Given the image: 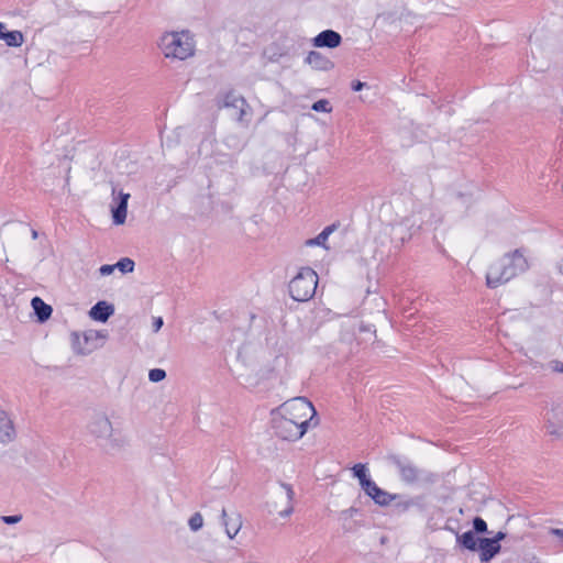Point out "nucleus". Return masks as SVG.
<instances>
[{
  "mask_svg": "<svg viewBox=\"0 0 563 563\" xmlns=\"http://www.w3.org/2000/svg\"><path fill=\"white\" fill-rule=\"evenodd\" d=\"M547 430L550 434L560 435L563 431V413L554 408L545 412Z\"/></svg>",
  "mask_w": 563,
  "mask_h": 563,
  "instance_id": "423d86ee",
  "label": "nucleus"
},
{
  "mask_svg": "<svg viewBox=\"0 0 563 563\" xmlns=\"http://www.w3.org/2000/svg\"><path fill=\"white\" fill-rule=\"evenodd\" d=\"M353 475L358 479L361 487L365 485L371 477L366 464L357 463L352 467Z\"/></svg>",
  "mask_w": 563,
  "mask_h": 563,
  "instance_id": "dca6fc26",
  "label": "nucleus"
},
{
  "mask_svg": "<svg viewBox=\"0 0 563 563\" xmlns=\"http://www.w3.org/2000/svg\"><path fill=\"white\" fill-rule=\"evenodd\" d=\"M203 525L202 516L199 512L194 514L189 519V527L191 530L197 531Z\"/></svg>",
  "mask_w": 563,
  "mask_h": 563,
  "instance_id": "b1692460",
  "label": "nucleus"
},
{
  "mask_svg": "<svg viewBox=\"0 0 563 563\" xmlns=\"http://www.w3.org/2000/svg\"><path fill=\"white\" fill-rule=\"evenodd\" d=\"M14 434V428L11 420L4 416L0 415V442H5L11 440Z\"/></svg>",
  "mask_w": 563,
  "mask_h": 563,
  "instance_id": "ddd939ff",
  "label": "nucleus"
},
{
  "mask_svg": "<svg viewBox=\"0 0 563 563\" xmlns=\"http://www.w3.org/2000/svg\"><path fill=\"white\" fill-rule=\"evenodd\" d=\"M113 310L111 306L104 301H99L91 308L90 316L95 320L104 322L108 320Z\"/></svg>",
  "mask_w": 563,
  "mask_h": 563,
  "instance_id": "9d476101",
  "label": "nucleus"
},
{
  "mask_svg": "<svg viewBox=\"0 0 563 563\" xmlns=\"http://www.w3.org/2000/svg\"><path fill=\"white\" fill-rule=\"evenodd\" d=\"M338 228L336 224L325 227L314 239L308 240L307 245H325L329 235Z\"/></svg>",
  "mask_w": 563,
  "mask_h": 563,
  "instance_id": "2eb2a0df",
  "label": "nucleus"
},
{
  "mask_svg": "<svg viewBox=\"0 0 563 563\" xmlns=\"http://www.w3.org/2000/svg\"><path fill=\"white\" fill-rule=\"evenodd\" d=\"M120 203L117 208L112 209L113 222L115 224H123L126 219L128 211V200L130 198V194H120Z\"/></svg>",
  "mask_w": 563,
  "mask_h": 563,
  "instance_id": "1a4fd4ad",
  "label": "nucleus"
},
{
  "mask_svg": "<svg viewBox=\"0 0 563 563\" xmlns=\"http://www.w3.org/2000/svg\"><path fill=\"white\" fill-rule=\"evenodd\" d=\"M363 84L362 82H357L355 86H354V90H360L362 88Z\"/></svg>",
  "mask_w": 563,
  "mask_h": 563,
  "instance_id": "e433bc0d",
  "label": "nucleus"
},
{
  "mask_svg": "<svg viewBox=\"0 0 563 563\" xmlns=\"http://www.w3.org/2000/svg\"><path fill=\"white\" fill-rule=\"evenodd\" d=\"M396 496L387 493L386 490H383L380 487L376 493V496L374 497V501L380 506H387L389 505Z\"/></svg>",
  "mask_w": 563,
  "mask_h": 563,
  "instance_id": "6ab92c4d",
  "label": "nucleus"
},
{
  "mask_svg": "<svg viewBox=\"0 0 563 563\" xmlns=\"http://www.w3.org/2000/svg\"><path fill=\"white\" fill-rule=\"evenodd\" d=\"M114 265H102L100 267V274L101 275H110L114 271Z\"/></svg>",
  "mask_w": 563,
  "mask_h": 563,
  "instance_id": "cd10ccee",
  "label": "nucleus"
},
{
  "mask_svg": "<svg viewBox=\"0 0 563 563\" xmlns=\"http://www.w3.org/2000/svg\"><path fill=\"white\" fill-rule=\"evenodd\" d=\"M456 542L470 551H475L477 549V540L473 531L456 534Z\"/></svg>",
  "mask_w": 563,
  "mask_h": 563,
  "instance_id": "4468645a",
  "label": "nucleus"
},
{
  "mask_svg": "<svg viewBox=\"0 0 563 563\" xmlns=\"http://www.w3.org/2000/svg\"><path fill=\"white\" fill-rule=\"evenodd\" d=\"M362 489L365 492V494L368 497L374 499L379 487L377 486V484L374 481L371 479L365 485L362 486Z\"/></svg>",
  "mask_w": 563,
  "mask_h": 563,
  "instance_id": "4be33fe9",
  "label": "nucleus"
},
{
  "mask_svg": "<svg viewBox=\"0 0 563 563\" xmlns=\"http://www.w3.org/2000/svg\"><path fill=\"white\" fill-rule=\"evenodd\" d=\"M362 489L365 492V494L368 497L374 499L379 487L377 486V484L374 481L371 479L365 485L362 486Z\"/></svg>",
  "mask_w": 563,
  "mask_h": 563,
  "instance_id": "5701e85b",
  "label": "nucleus"
},
{
  "mask_svg": "<svg viewBox=\"0 0 563 563\" xmlns=\"http://www.w3.org/2000/svg\"><path fill=\"white\" fill-rule=\"evenodd\" d=\"M165 376H166L165 371L161 369V368L151 369L148 373L150 380L154 382V383L163 380L165 378Z\"/></svg>",
  "mask_w": 563,
  "mask_h": 563,
  "instance_id": "393cba45",
  "label": "nucleus"
},
{
  "mask_svg": "<svg viewBox=\"0 0 563 563\" xmlns=\"http://www.w3.org/2000/svg\"><path fill=\"white\" fill-rule=\"evenodd\" d=\"M553 533L563 539V529H555Z\"/></svg>",
  "mask_w": 563,
  "mask_h": 563,
  "instance_id": "2f4dec72",
  "label": "nucleus"
},
{
  "mask_svg": "<svg viewBox=\"0 0 563 563\" xmlns=\"http://www.w3.org/2000/svg\"><path fill=\"white\" fill-rule=\"evenodd\" d=\"M312 110L317 112H331L332 107L327 99H320L312 104Z\"/></svg>",
  "mask_w": 563,
  "mask_h": 563,
  "instance_id": "412c9836",
  "label": "nucleus"
},
{
  "mask_svg": "<svg viewBox=\"0 0 563 563\" xmlns=\"http://www.w3.org/2000/svg\"><path fill=\"white\" fill-rule=\"evenodd\" d=\"M399 474L407 482H415L419 477L418 468L409 462H398Z\"/></svg>",
  "mask_w": 563,
  "mask_h": 563,
  "instance_id": "f8f14e48",
  "label": "nucleus"
},
{
  "mask_svg": "<svg viewBox=\"0 0 563 563\" xmlns=\"http://www.w3.org/2000/svg\"><path fill=\"white\" fill-rule=\"evenodd\" d=\"M223 522L225 527V532L230 539H233L240 531L242 527L241 515L232 514L228 515L225 510L222 511Z\"/></svg>",
  "mask_w": 563,
  "mask_h": 563,
  "instance_id": "6e6552de",
  "label": "nucleus"
},
{
  "mask_svg": "<svg viewBox=\"0 0 563 563\" xmlns=\"http://www.w3.org/2000/svg\"><path fill=\"white\" fill-rule=\"evenodd\" d=\"M319 424L313 404L305 397L291 398L272 411V428L280 441L297 442Z\"/></svg>",
  "mask_w": 563,
  "mask_h": 563,
  "instance_id": "f257e3e1",
  "label": "nucleus"
},
{
  "mask_svg": "<svg viewBox=\"0 0 563 563\" xmlns=\"http://www.w3.org/2000/svg\"><path fill=\"white\" fill-rule=\"evenodd\" d=\"M114 266L122 273H131L134 269V262L131 258L124 257L120 260Z\"/></svg>",
  "mask_w": 563,
  "mask_h": 563,
  "instance_id": "aec40b11",
  "label": "nucleus"
},
{
  "mask_svg": "<svg viewBox=\"0 0 563 563\" xmlns=\"http://www.w3.org/2000/svg\"><path fill=\"white\" fill-rule=\"evenodd\" d=\"M1 38L5 41L7 45L15 47L21 46L24 41L23 34L20 31L4 32Z\"/></svg>",
  "mask_w": 563,
  "mask_h": 563,
  "instance_id": "f3484780",
  "label": "nucleus"
},
{
  "mask_svg": "<svg viewBox=\"0 0 563 563\" xmlns=\"http://www.w3.org/2000/svg\"><path fill=\"white\" fill-rule=\"evenodd\" d=\"M3 30H4V24L0 22V38L4 34Z\"/></svg>",
  "mask_w": 563,
  "mask_h": 563,
  "instance_id": "f704fd0d",
  "label": "nucleus"
},
{
  "mask_svg": "<svg viewBox=\"0 0 563 563\" xmlns=\"http://www.w3.org/2000/svg\"><path fill=\"white\" fill-rule=\"evenodd\" d=\"M21 519H22V516H20V515L2 517V521L8 525L18 523L19 521H21Z\"/></svg>",
  "mask_w": 563,
  "mask_h": 563,
  "instance_id": "bb28decb",
  "label": "nucleus"
},
{
  "mask_svg": "<svg viewBox=\"0 0 563 563\" xmlns=\"http://www.w3.org/2000/svg\"><path fill=\"white\" fill-rule=\"evenodd\" d=\"M291 512H292V507H291V505H288L286 509H284V510H282V511H279V515H280L282 517H287V516H289Z\"/></svg>",
  "mask_w": 563,
  "mask_h": 563,
  "instance_id": "7c9ffc66",
  "label": "nucleus"
},
{
  "mask_svg": "<svg viewBox=\"0 0 563 563\" xmlns=\"http://www.w3.org/2000/svg\"><path fill=\"white\" fill-rule=\"evenodd\" d=\"M246 104L244 98L235 96L234 93L230 92L224 98V107H235L241 110V115L244 113V106Z\"/></svg>",
  "mask_w": 563,
  "mask_h": 563,
  "instance_id": "a211bd4d",
  "label": "nucleus"
},
{
  "mask_svg": "<svg viewBox=\"0 0 563 563\" xmlns=\"http://www.w3.org/2000/svg\"><path fill=\"white\" fill-rule=\"evenodd\" d=\"M478 549L481 561L488 562L500 552L501 547L499 543H496V540L483 538L479 539Z\"/></svg>",
  "mask_w": 563,
  "mask_h": 563,
  "instance_id": "0eeeda50",
  "label": "nucleus"
},
{
  "mask_svg": "<svg viewBox=\"0 0 563 563\" xmlns=\"http://www.w3.org/2000/svg\"><path fill=\"white\" fill-rule=\"evenodd\" d=\"M291 495H292V490L289 488V489L287 490V498H288V501H289V503H290V500H291Z\"/></svg>",
  "mask_w": 563,
  "mask_h": 563,
  "instance_id": "c9c22d12",
  "label": "nucleus"
},
{
  "mask_svg": "<svg viewBox=\"0 0 563 563\" xmlns=\"http://www.w3.org/2000/svg\"><path fill=\"white\" fill-rule=\"evenodd\" d=\"M157 45L167 59L186 60L195 54V40L188 31L165 32Z\"/></svg>",
  "mask_w": 563,
  "mask_h": 563,
  "instance_id": "7ed1b4c3",
  "label": "nucleus"
},
{
  "mask_svg": "<svg viewBox=\"0 0 563 563\" xmlns=\"http://www.w3.org/2000/svg\"><path fill=\"white\" fill-rule=\"evenodd\" d=\"M554 369L559 371V372H563V364L556 363L555 366H554Z\"/></svg>",
  "mask_w": 563,
  "mask_h": 563,
  "instance_id": "72a5a7b5",
  "label": "nucleus"
},
{
  "mask_svg": "<svg viewBox=\"0 0 563 563\" xmlns=\"http://www.w3.org/2000/svg\"><path fill=\"white\" fill-rule=\"evenodd\" d=\"M31 303L40 321H46L51 317L53 311L52 307L45 303L40 297H34Z\"/></svg>",
  "mask_w": 563,
  "mask_h": 563,
  "instance_id": "9b49d317",
  "label": "nucleus"
},
{
  "mask_svg": "<svg viewBox=\"0 0 563 563\" xmlns=\"http://www.w3.org/2000/svg\"><path fill=\"white\" fill-rule=\"evenodd\" d=\"M341 35L332 30H325L313 38V45L317 47L334 48L341 44Z\"/></svg>",
  "mask_w": 563,
  "mask_h": 563,
  "instance_id": "39448f33",
  "label": "nucleus"
},
{
  "mask_svg": "<svg viewBox=\"0 0 563 563\" xmlns=\"http://www.w3.org/2000/svg\"><path fill=\"white\" fill-rule=\"evenodd\" d=\"M529 268L523 250L517 249L504 254L489 265L486 273V286L497 288L516 278Z\"/></svg>",
  "mask_w": 563,
  "mask_h": 563,
  "instance_id": "f03ea898",
  "label": "nucleus"
},
{
  "mask_svg": "<svg viewBox=\"0 0 563 563\" xmlns=\"http://www.w3.org/2000/svg\"><path fill=\"white\" fill-rule=\"evenodd\" d=\"M318 286V275L310 267H302L289 283V294L296 301H307L313 297Z\"/></svg>",
  "mask_w": 563,
  "mask_h": 563,
  "instance_id": "20e7f679",
  "label": "nucleus"
},
{
  "mask_svg": "<svg viewBox=\"0 0 563 563\" xmlns=\"http://www.w3.org/2000/svg\"><path fill=\"white\" fill-rule=\"evenodd\" d=\"M506 538V533L503 531H498L494 538H489L490 540H496V543H499L501 540Z\"/></svg>",
  "mask_w": 563,
  "mask_h": 563,
  "instance_id": "c756f323",
  "label": "nucleus"
},
{
  "mask_svg": "<svg viewBox=\"0 0 563 563\" xmlns=\"http://www.w3.org/2000/svg\"><path fill=\"white\" fill-rule=\"evenodd\" d=\"M155 324H156V330H158L162 327V324H163V320L161 318H158L156 320Z\"/></svg>",
  "mask_w": 563,
  "mask_h": 563,
  "instance_id": "473e14b6",
  "label": "nucleus"
},
{
  "mask_svg": "<svg viewBox=\"0 0 563 563\" xmlns=\"http://www.w3.org/2000/svg\"><path fill=\"white\" fill-rule=\"evenodd\" d=\"M320 58V54L317 52H310L307 59L310 64L314 63L317 59Z\"/></svg>",
  "mask_w": 563,
  "mask_h": 563,
  "instance_id": "c85d7f7f",
  "label": "nucleus"
},
{
  "mask_svg": "<svg viewBox=\"0 0 563 563\" xmlns=\"http://www.w3.org/2000/svg\"><path fill=\"white\" fill-rule=\"evenodd\" d=\"M473 527H474V530L478 533H484L487 531V523L486 521L481 518V517H476L474 520H473Z\"/></svg>",
  "mask_w": 563,
  "mask_h": 563,
  "instance_id": "a878e982",
  "label": "nucleus"
}]
</instances>
